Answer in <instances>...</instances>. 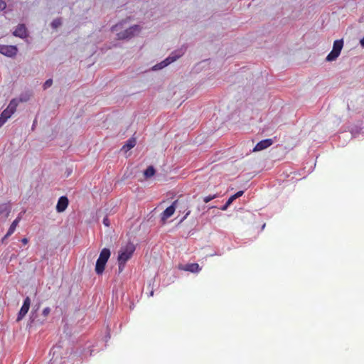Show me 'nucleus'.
Returning a JSON list of instances; mask_svg holds the SVG:
<instances>
[{
    "label": "nucleus",
    "instance_id": "7ed1b4c3",
    "mask_svg": "<svg viewBox=\"0 0 364 364\" xmlns=\"http://www.w3.org/2000/svg\"><path fill=\"white\" fill-rule=\"evenodd\" d=\"M343 47V40H336L333 42V50L326 58V61H333L338 57H339L341 50Z\"/></svg>",
    "mask_w": 364,
    "mask_h": 364
},
{
    "label": "nucleus",
    "instance_id": "39448f33",
    "mask_svg": "<svg viewBox=\"0 0 364 364\" xmlns=\"http://www.w3.org/2000/svg\"><path fill=\"white\" fill-rule=\"evenodd\" d=\"M18 53V48L16 46H7L0 44V53L9 58H14Z\"/></svg>",
    "mask_w": 364,
    "mask_h": 364
},
{
    "label": "nucleus",
    "instance_id": "aec40b11",
    "mask_svg": "<svg viewBox=\"0 0 364 364\" xmlns=\"http://www.w3.org/2000/svg\"><path fill=\"white\" fill-rule=\"evenodd\" d=\"M156 170L153 166H149L147 169H146L144 171V175L146 178H149V177H151L155 175Z\"/></svg>",
    "mask_w": 364,
    "mask_h": 364
},
{
    "label": "nucleus",
    "instance_id": "bb28decb",
    "mask_svg": "<svg viewBox=\"0 0 364 364\" xmlns=\"http://www.w3.org/2000/svg\"><path fill=\"white\" fill-rule=\"evenodd\" d=\"M234 200H235V195H233V196H230V198H229V199H228V205H231V203H232Z\"/></svg>",
    "mask_w": 364,
    "mask_h": 364
},
{
    "label": "nucleus",
    "instance_id": "4be33fe9",
    "mask_svg": "<svg viewBox=\"0 0 364 364\" xmlns=\"http://www.w3.org/2000/svg\"><path fill=\"white\" fill-rule=\"evenodd\" d=\"M53 85V80L51 78L48 79L43 84V90H46Z\"/></svg>",
    "mask_w": 364,
    "mask_h": 364
},
{
    "label": "nucleus",
    "instance_id": "2f4dec72",
    "mask_svg": "<svg viewBox=\"0 0 364 364\" xmlns=\"http://www.w3.org/2000/svg\"><path fill=\"white\" fill-rule=\"evenodd\" d=\"M360 46L364 47V37L360 40Z\"/></svg>",
    "mask_w": 364,
    "mask_h": 364
},
{
    "label": "nucleus",
    "instance_id": "473e14b6",
    "mask_svg": "<svg viewBox=\"0 0 364 364\" xmlns=\"http://www.w3.org/2000/svg\"><path fill=\"white\" fill-rule=\"evenodd\" d=\"M7 237H5V236L2 238V242H4L5 241V240H6Z\"/></svg>",
    "mask_w": 364,
    "mask_h": 364
},
{
    "label": "nucleus",
    "instance_id": "f3484780",
    "mask_svg": "<svg viewBox=\"0 0 364 364\" xmlns=\"http://www.w3.org/2000/svg\"><path fill=\"white\" fill-rule=\"evenodd\" d=\"M12 114L11 113H9L8 111H6V109H4L1 115H0V127H2L5 122H6V120L11 117Z\"/></svg>",
    "mask_w": 364,
    "mask_h": 364
},
{
    "label": "nucleus",
    "instance_id": "f704fd0d",
    "mask_svg": "<svg viewBox=\"0 0 364 364\" xmlns=\"http://www.w3.org/2000/svg\"><path fill=\"white\" fill-rule=\"evenodd\" d=\"M110 29L112 31L114 29V26H112Z\"/></svg>",
    "mask_w": 364,
    "mask_h": 364
},
{
    "label": "nucleus",
    "instance_id": "f8f14e48",
    "mask_svg": "<svg viewBox=\"0 0 364 364\" xmlns=\"http://www.w3.org/2000/svg\"><path fill=\"white\" fill-rule=\"evenodd\" d=\"M11 209V206L9 203L0 204V218L6 219L9 216Z\"/></svg>",
    "mask_w": 364,
    "mask_h": 364
},
{
    "label": "nucleus",
    "instance_id": "6ab92c4d",
    "mask_svg": "<svg viewBox=\"0 0 364 364\" xmlns=\"http://www.w3.org/2000/svg\"><path fill=\"white\" fill-rule=\"evenodd\" d=\"M38 308H37L36 310H33L31 313L30 318H29V323L28 326H31L33 324H36L38 323V320L37 319L38 315H37V311Z\"/></svg>",
    "mask_w": 364,
    "mask_h": 364
},
{
    "label": "nucleus",
    "instance_id": "cd10ccee",
    "mask_svg": "<svg viewBox=\"0 0 364 364\" xmlns=\"http://www.w3.org/2000/svg\"><path fill=\"white\" fill-rule=\"evenodd\" d=\"M110 338H111V332H110V329H108L107 334L105 337V342H107V341L109 340Z\"/></svg>",
    "mask_w": 364,
    "mask_h": 364
},
{
    "label": "nucleus",
    "instance_id": "423d86ee",
    "mask_svg": "<svg viewBox=\"0 0 364 364\" xmlns=\"http://www.w3.org/2000/svg\"><path fill=\"white\" fill-rule=\"evenodd\" d=\"M31 305V299L27 296L24 301L23 306H21L17 316L16 321H20L28 313Z\"/></svg>",
    "mask_w": 364,
    "mask_h": 364
},
{
    "label": "nucleus",
    "instance_id": "72a5a7b5",
    "mask_svg": "<svg viewBox=\"0 0 364 364\" xmlns=\"http://www.w3.org/2000/svg\"><path fill=\"white\" fill-rule=\"evenodd\" d=\"M117 27H118V25H117V24H116V25H115L116 30L117 29Z\"/></svg>",
    "mask_w": 364,
    "mask_h": 364
},
{
    "label": "nucleus",
    "instance_id": "5701e85b",
    "mask_svg": "<svg viewBox=\"0 0 364 364\" xmlns=\"http://www.w3.org/2000/svg\"><path fill=\"white\" fill-rule=\"evenodd\" d=\"M216 197H217L216 195H210V196L204 197L203 200L205 203H208V202L213 200V198H215Z\"/></svg>",
    "mask_w": 364,
    "mask_h": 364
},
{
    "label": "nucleus",
    "instance_id": "1a4fd4ad",
    "mask_svg": "<svg viewBox=\"0 0 364 364\" xmlns=\"http://www.w3.org/2000/svg\"><path fill=\"white\" fill-rule=\"evenodd\" d=\"M69 204V200L66 196H61L58 200L56 205V210L58 213H62L65 210Z\"/></svg>",
    "mask_w": 364,
    "mask_h": 364
},
{
    "label": "nucleus",
    "instance_id": "7c9ffc66",
    "mask_svg": "<svg viewBox=\"0 0 364 364\" xmlns=\"http://www.w3.org/2000/svg\"><path fill=\"white\" fill-rule=\"evenodd\" d=\"M21 242H22V243H23V244L26 245V244H27V243H28V239H27V238H23V239L21 240Z\"/></svg>",
    "mask_w": 364,
    "mask_h": 364
},
{
    "label": "nucleus",
    "instance_id": "b1692460",
    "mask_svg": "<svg viewBox=\"0 0 364 364\" xmlns=\"http://www.w3.org/2000/svg\"><path fill=\"white\" fill-rule=\"evenodd\" d=\"M50 312V309L49 307H46L43 310L42 314L43 316L46 317Z\"/></svg>",
    "mask_w": 364,
    "mask_h": 364
},
{
    "label": "nucleus",
    "instance_id": "f257e3e1",
    "mask_svg": "<svg viewBox=\"0 0 364 364\" xmlns=\"http://www.w3.org/2000/svg\"><path fill=\"white\" fill-rule=\"evenodd\" d=\"M135 249L136 247L134 243L132 242H127L126 245L122 246L119 248L117 257V262L119 264V272H122L124 271L125 263L132 257L135 251Z\"/></svg>",
    "mask_w": 364,
    "mask_h": 364
},
{
    "label": "nucleus",
    "instance_id": "a878e982",
    "mask_svg": "<svg viewBox=\"0 0 364 364\" xmlns=\"http://www.w3.org/2000/svg\"><path fill=\"white\" fill-rule=\"evenodd\" d=\"M103 224L107 226V227H109L110 225V222H109V220L108 219L107 216H106L104 219H103Z\"/></svg>",
    "mask_w": 364,
    "mask_h": 364
},
{
    "label": "nucleus",
    "instance_id": "4468645a",
    "mask_svg": "<svg viewBox=\"0 0 364 364\" xmlns=\"http://www.w3.org/2000/svg\"><path fill=\"white\" fill-rule=\"evenodd\" d=\"M20 101L23 102V100L20 99ZM18 102H19V100H18L17 99L11 100L10 101L7 108L6 109V110L8 111L11 114H13L16 110V107L18 105Z\"/></svg>",
    "mask_w": 364,
    "mask_h": 364
},
{
    "label": "nucleus",
    "instance_id": "c756f323",
    "mask_svg": "<svg viewBox=\"0 0 364 364\" xmlns=\"http://www.w3.org/2000/svg\"><path fill=\"white\" fill-rule=\"evenodd\" d=\"M230 205H228V201L226 202L225 205H224L223 206L221 207V210H225L226 209H228V207Z\"/></svg>",
    "mask_w": 364,
    "mask_h": 364
},
{
    "label": "nucleus",
    "instance_id": "6e6552de",
    "mask_svg": "<svg viewBox=\"0 0 364 364\" xmlns=\"http://www.w3.org/2000/svg\"><path fill=\"white\" fill-rule=\"evenodd\" d=\"M178 200H175L173 202L172 205H169L165 210L163 211L161 214V219L164 223H165L166 220L171 217L175 213L176 208V203Z\"/></svg>",
    "mask_w": 364,
    "mask_h": 364
},
{
    "label": "nucleus",
    "instance_id": "a211bd4d",
    "mask_svg": "<svg viewBox=\"0 0 364 364\" xmlns=\"http://www.w3.org/2000/svg\"><path fill=\"white\" fill-rule=\"evenodd\" d=\"M110 255H111L110 250L109 249H107V248H104L101 251L98 259L107 262V260L109 258Z\"/></svg>",
    "mask_w": 364,
    "mask_h": 364
},
{
    "label": "nucleus",
    "instance_id": "dca6fc26",
    "mask_svg": "<svg viewBox=\"0 0 364 364\" xmlns=\"http://www.w3.org/2000/svg\"><path fill=\"white\" fill-rule=\"evenodd\" d=\"M21 220V218L20 217H18L17 218H16L13 223H11V225H10L6 234L5 235V237H9L10 235H11L16 230V226L18 225L19 221Z\"/></svg>",
    "mask_w": 364,
    "mask_h": 364
},
{
    "label": "nucleus",
    "instance_id": "393cba45",
    "mask_svg": "<svg viewBox=\"0 0 364 364\" xmlns=\"http://www.w3.org/2000/svg\"><path fill=\"white\" fill-rule=\"evenodd\" d=\"M6 8V3L4 0H0V11H3Z\"/></svg>",
    "mask_w": 364,
    "mask_h": 364
},
{
    "label": "nucleus",
    "instance_id": "f03ea898",
    "mask_svg": "<svg viewBox=\"0 0 364 364\" xmlns=\"http://www.w3.org/2000/svg\"><path fill=\"white\" fill-rule=\"evenodd\" d=\"M141 31V28L139 25L132 26L130 28L124 30L123 32L117 33V38L119 39H129L136 36Z\"/></svg>",
    "mask_w": 364,
    "mask_h": 364
},
{
    "label": "nucleus",
    "instance_id": "ddd939ff",
    "mask_svg": "<svg viewBox=\"0 0 364 364\" xmlns=\"http://www.w3.org/2000/svg\"><path fill=\"white\" fill-rule=\"evenodd\" d=\"M136 139L134 137H132L128 139V141H126L124 145L122 147L121 151H124V154H127V152L132 149V148L134 147L136 144Z\"/></svg>",
    "mask_w": 364,
    "mask_h": 364
},
{
    "label": "nucleus",
    "instance_id": "0eeeda50",
    "mask_svg": "<svg viewBox=\"0 0 364 364\" xmlns=\"http://www.w3.org/2000/svg\"><path fill=\"white\" fill-rule=\"evenodd\" d=\"M273 143H274L273 139L269 138V139H262V141H260L256 144V145L255 146V147L253 149V151H259L266 149V148L271 146Z\"/></svg>",
    "mask_w": 364,
    "mask_h": 364
},
{
    "label": "nucleus",
    "instance_id": "2eb2a0df",
    "mask_svg": "<svg viewBox=\"0 0 364 364\" xmlns=\"http://www.w3.org/2000/svg\"><path fill=\"white\" fill-rule=\"evenodd\" d=\"M106 263V261L97 259L95 265V272L97 274L100 275L103 273Z\"/></svg>",
    "mask_w": 364,
    "mask_h": 364
},
{
    "label": "nucleus",
    "instance_id": "412c9836",
    "mask_svg": "<svg viewBox=\"0 0 364 364\" xmlns=\"http://www.w3.org/2000/svg\"><path fill=\"white\" fill-rule=\"evenodd\" d=\"M61 25V21L60 19L58 18H56V19H54L52 23H51V26L52 28H58V26H60Z\"/></svg>",
    "mask_w": 364,
    "mask_h": 364
},
{
    "label": "nucleus",
    "instance_id": "c85d7f7f",
    "mask_svg": "<svg viewBox=\"0 0 364 364\" xmlns=\"http://www.w3.org/2000/svg\"><path fill=\"white\" fill-rule=\"evenodd\" d=\"M244 193V191H238L237 193H235V199L236 200V198L240 197V196H242Z\"/></svg>",
    "mask_w": 364,
    "mask_h": 364
},
{
    "label": "nucleus",
    "instance_id": "20e7f679",
    "mask_svg": "<svg viewBox=\"0 0 364 364\" xmlns=\"http://www.w3.org/2000/svg\"><path fill=\"white\" fill-rule=\"evenodd\" d=\"M183 53L179 51L178 54H176L175 53H172L170 56L165 58V60L159 63H157L155 66L153 67V69L155 70H161V68H163L166 66L169 65L171 63H173L176 61V59L179 58L180 55H181Z\"/></svg>",
    "mask_w": 364,
    "mask_h": 364
},
{
    "label": "nucleus",
    "instance_id": "9d476101",
    "mask_svg": "<svg viewBox=\"0 0 364 364\" xmlns=\"http://www.w3.org/2000/svg\"><path fill=\"white\" fill-rule=\"evenodd\" d=\"M13 35L16 37H19L21 38H25L27 37L26 33V28L24 24H18L14 31L13 32Z\"/></svg>",
    "mask_w": 364,
    "mask_h": 364
},
{
    "label": "nucleus",
    "instance_id": "9b49d317",
    "mask_svg": "<svg viewBox=\"0 0 364 364\" xmlns=\"http://www.w3.org/2000/svg\"><path fill=\"white\" fill-rule=\"evenodd\" d=\"M183 271L190 272H199L201 270L200 267L197 263H189L185 264L183 267H179Z\"/></svg>",
    "mask_w": 364,
    "mask_h": 364
}]
</instances>
